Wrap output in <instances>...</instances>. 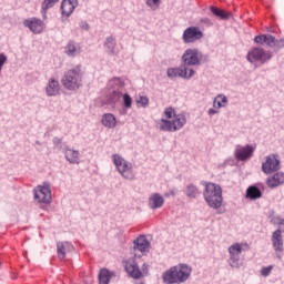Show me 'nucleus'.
I'll return each instance as SVG.
<instances>
[{
    "label": "nucleus",
    "instance_id": "5701e85b",
    "mask_svg": "<svg viewBox=\"0 0 284 284\" xmlns=\"http://www.w3.org/2000/svg\"><path fill=\"white\" fill-rule=\"evenodd\" d=\"M102 125L110 130L116 128V118L112 113H105L102 115Z\"/></svg>",
    "mask_w": 284,
    "mask_h": 284
},
{
    "label": "nucleus",
    "instance_id": "dca6fc26",
    "mask_svg": "<svg viewBox=\"0 0 284 284\" xmlns=\"http://www.w3.org/2000/svg\"><path fill=\"white\" fill-rule=\"evenodd\" d=\"M254 43H257V45H267L268 48H276V38L272 34H261L254 38Z\"/></svg>",
    "mask_w": 284,
    "mask_h": 284
},
{
    "label": "nucleus",
    "instance_id": "ea45409f",
    "mask_svg": "<svg viewBox=\"0 0 284 284\" xmlns=\"http://www.w3.org/2000/svg\"><path fill=\"white\" fill-rule=\"evenodd\" d=\"M275 48H277L278 50H281V48H284V38L280 40L276 39Z\"/></svg>",
    "mask_w": 284,
    "mask_h": 284
},
{
    "label": "nucleus",
    "instance_id": "393cba45",
    "mask_svg": "<svg viewBox=\"0 0 284 284\" xmlns=\"http://www.w3.org/2000/svg\"><path fill=\"white\" fill-rule=\"evenodd\" d=\"M263 196V193L261 190L256 186H248L246 190V199H250L251 201H256L257 199H261Z\"/></svg>",
    "mask_w": 284,
    "mask_h": 284
},
{
    "label": "nucleus",
    "instance_id": "4be33fe9",
    "mask_svg": "<svg viewBox=\"0 0 284 284\" xmlns=\"http://www.w3.org/2000/svg\"><path fill=\"white\" fill-rule=\"evenodd\" d=\"M163 203H165V200L159 193H154L149 197V207H151V210L163 207Z\"/></svg>",
    "mask_w": 284,
    "mask_h": 284
},
{
    "label": "nucleus",
    "instance_id": "4c0bfd02",
    "mask_svg": "<svg viewBox=\"0 0 284 284\" xmlns=\"http://www.w3.org/2000/svg\"><path fill=\"white\" fill-rule=\"evenodd\" d=\"M146 6H150V8L156 10V8H159V0H146Z\"/></svg>",
    "mask_w": 284,
    "mask_h": 284
},
{
    "label": "nucleus",
    "instance_id": "6ab92c4d",
    "mask_svg": "<svg viewBox=\"0 0 284 284\" xmlns=\"http://www.w3.org/2000/svg\"><path fill=\"white\" fill-rule=\"evenodd\" d=\"M284 183V173L277 172L272 176L266 179V185L274 190V187H278V185H283Z\"/></svg>",
    "mask_w": 284,
    "mask_h": 284
},
{
    "label": "nucleus",
    "instance_id": "f257e3e1",
    "mask_svg": "<svg viewBox=\"0 0 284 284\" xmlns=\"http://www.w3.org/2000/svg\"><path fill=\"white\" fill-rule=\"evenodd\" d=\"M187 123V118L184 113H178L172 106L164 109V118H162L158 125L162 132H179L183 130Z\"/></svg>",
    "mask_w": 284,
    "mask_h": 284
},
{
    "label": "nucleus",
    "instance_id": "f03ea898",
    "mask_svg": "<svg viewBox=\"0 0 284 284\" xmlns=\"http://www.w3.org/2000/svg\"><path fill=\"white\" fill-rule=\"evenodd\" d=\"M192 275V267L186 264H179L171 267L162 274V281L165 284H181L185 283Z\"/></svg>",
    "mask_w": 284,
    "mask_h": 284
},
{
    "label": "nucleus",
    "instance_id": "e433bc0d",
    "mask_svg": "<svg viewBox=\"0 0 284 284\" xmlns=\"http://www.w3.org/2000/svg\"><path fill=\"white\" fill-rule=\"evenodd\" d=\"M272 270H274V266H267V267H263L261 271L262 276H270V274H272Z\"/></svg>",
    "mask_w": 284,
    "mask_h": 284
},
{
    "label": "nucleus",
    "instance_id": "a878e982",
    "mask_svg": "<svg viewBox=\"0 0 284 284\" xmlns=\"http://www.w3.org/2000/svg\"><path fill=\"white\" fill-rule=\"evenodd\" d=\"M64 154H65V159H67V161H69V163L79 165V156H80L79 151L72 150V149H67Z\"/></svg>",
    "mask_w": 284,
    "mask_h": 284
},
{
    "label": "nucleus",
    "instance_id": "37998d69",
    "mask_svg": "<svg viewBox=\"0 0 284 284\" xmlns=\"http://www.w3.org/2000/svg\"><path fill=\"white\" fill-rule=\"evenodd\" d=\"M217 113H219V110H215V109H210L209 110L210 116H213V114H217Z\"/></svg>",
    "mask_w": 284,
    "mask_h": 284
},
{
    "label": "nucleus",
    "instance_id": "f8f14e48",
    "mask_svg": "<svg viewBox=\"0 0 284 284\" xmlns=\"http://www.w3.org/2000/svg\"><path fill=\"white\" fill-rule=\"evenodd\" d=\"M255 148L247 144L245 146L237 145L235 148L234 156L237 161H250L252 156H254Z\"/></svg>",
    "mask_w": 284,
    "mask_h": 284
},
{
    "label": "nucleus",
    "instance_id": "bb28decb",
    "mask_svg": "<svg viewBox=\"0 0 284 284\" xmlns=\"http://www.w3.org/2000/svg\"><path fill=\"white\" fill-rule=\"evenodd\" d=\"M110 278H112V273L106 268H102L99 274V283L110 284Z\"/></svg>",
    "mask_w": 284,
    "mask_h": 284
},
{
    "label": "nucleus",
    "instance_id": "58836bf2",
    "mask_svg": "<svg viewBox=\"0 0 284 284\" xmlns=\"http://www.w3.org/2000/svg\"><path fill=\"white\" fill-rule=\"evenodd\" d=\"M8 62V57L6 54L0 53V72L3 70V65Z\"/></svg>",
    "mask_w": 284,
    "mask_h": 284
},
{
    "label": "nucleus",
    "instance_id": "a19ab883",
    "mask_svg": "<svg viewBox=\"0 0 284 284\" xmlns=\"http://www.w3.org/2000/svg\"><path fill=\"white\" fill-rule=\"evenodd\" d=\"M277 225H278V229L280 232H284V220L283 219H277Z\"/></svg>",
    "mask_w": 284,
    "mask_h": 284
},
{
    "label": "nucleus",
    "instance_id": "423d86ee",
    "mask_svg": "<svg viewBox=\"0 0 284 284\" xmlns=\"http://www.w3.org/2000/svg\"><path fill=\"white\" fill-rule=\"evenodd\" d=\"M124 270L131 278L139 281V278H143L145 274H148V265L143 264L142 271L139 267V262H136V256H133L126 261H124Z\"/></svg>",
    "mask_w": 284,
    "mask_h": 284
},
{
    "label": "nucleus",
    "instance_id": "39448f33",
    "mask_svg": "<svg viewBox=\"0 0 284 284\" xmlns=\"http://www.w3.org/2000/svg\"><path fill=\"white\" fill-rule=\"evenodd\" d=\"M112 161L119 174H121L123 179H128L129 181H132V179H134V171H133L132 163L128 162L125 159H123L119 154H113Z\"/></svg>",
    "mask_w": 284,
    "mask_h": 284
},
{
    "label": "nucleus",
    "instance_id": "f704fd0d",
    "mask_svg": "<svg viewBox=\"0 0 284 284\" xmlns=\"http://www.w3.org/2000/svg\"><path fill=\"white\" fill-rule=\"evenodd\" d=\"M136 103L142 108H148V105H150V99H148V97H140Z\"/></svg>",
    "mask_w": 284,
    "mask_h": 284
},
{
    "label": "nucleus",
    "instance_id": "c756f323",
    "mask_svg": "<svg viewBox=\"0 0 284 284\" xmlns=\"http://www.w3.org/2000/svg\"><path fill=\"white\" fill-rule=\"evenodd\" d=\"M210 10L211 12L215 16V17H219V19H223V20H226V19H230V12H226L224 10H221L216 7H210Z\"/></svg>",
    "mask_w": 284,
    "mask_h": 284
},
{
    "label": "nucleus",
    "instance_id": "cd10ccee",
    "mask_svg": "<svg viewBox=\"0 0 284 284\" xmlns=\"http://www.w3.org/2000/svg\"><path fill=\"white\" fill-rule=\"evenodd\" d=\"M225 105H227V97H225V95H217L214 99L213 108H215V110H221V108H225Z\"/></svg>",
    "mask_w": 284,
    "mask_h": 284
},
{
    "label": "nucleus",
    "instance_id": "72a5a7b5",
    "mask_svg": "<svg viewBox=\"0 0 284 284\" xmlns=\"http://www.w3.org/2000/svg\"><path fill=\"white\" fill-rule=\"evenodd\" d=\"M186 196L190 199H196V196H199V189L194 185H189L186 189Z\"/></svg>",
    "mask_w": 284,
    "mask_h": 284
},
{
    "label": "nucleus",
    "instance_id": "a211bd4d",
    "mask_svg": "<svg viewBox=\"0 0 284 284\" xmlns=\"http://www.w3.org/2000/svg\"><path fill=\"white\" fill-rule=\"evenodd\" d=\"M61 91V85L59 84V80L51 78L47 84L45 92L48 97H57Z\"/></svg>",
    "mask_w": 284,
    "mask_h": 284
},
{
    "label": "nucleus",
    "instance_id": "ddd939ff",
    "mask_svg": "<svg viewBox=\"0 0 284 284\" xmlns=\"http://www.w3.org/2000/svg\"><path fill=\"white\" fill-rule=\"evenodd\" d=\"M34 199L38 203H50L52 201V191L49 185H40L34 190Z\"/></svg>",
    "mask_w": 284,
    "mask_h": 284
},
{
    "label": "nucleus",
    "instance_id": "7ed1b4c3",
    "mask_svg": "<svg viewBox=\"0 0 284 284\" xmlns=\"http://www.w3.org/2000/svg\"><path fill=\"white\" fill-rule=\"evenodd\" d=\"M204 187L203 196L209 207L219 210V207L223 205V189H221V185L213 182L204 183Z\"/></svg>",
    "mask_w": 284,
    "mask_h": 284
},
{
    "label": "nucleus",
    "instance_id": "473e14b6",
    "mask_svg": "<svg viewBox=\"0 0 284 284\" xmlns=\"http://www.w3.org/2000/svg\"><path fill=\"white\" fill-rule=\"evenodd\" d=\"M123 94V85H120L118 89H114L111 93V101L113 103H116L119 99H121V95Z\"/></svg>",
    "mask_w": 284,
    "mask_h": 284
},
{
    "label": "nucleus",
    "instance_id": "b1692460",
    "mask_svg": "<svg viewBox=\"0 0 284 284\" xmlns=\"http://www.w3.org/2000/svg\"><path fill=\"white\" fill-rule=\"evenodd\" d=\"M64 50L68 57H77V54H81V47L74 43V41H70L64 48Z\"/></svg>",
    "mask_w": 284,
    "mask_h": 284
},
{
    "label": "nucleus",
    "instance_id": "2f4dec72",
    "mask_svg": "<svg viewBox=\"0 0 284 284\" xmlns=\"http://www.w3.org/2000/svg\"><path fill=\"white\" fill-rule=\"evenodd\" d=\"M104 45L105 48H108L111 54H114V48H116V40H114V37H108Z\"/></svg>",
    "mask_w": 284,
    "mask_h": 284
},
{
    "label": "nucleus",
    "instance_id": "4468645a",
    "mask_svg": "<svg viewBox=\"0 0 284 284\" xmlns=\"http://www.w3.org/2000/svg\"><path fill=\"white\" fill-rule=\"evenodd\" d=\"M203 37V31L197 27H189L184 30L182 39L185 43H194Z\"/></svg>",
    "mask_w": 284,
    "mask_h": 284
},
{
    "label": "nucleus",
    "instance_id": "0eeeda50",
    "mask_svg": "<svg viewBox=\"0 0 284 284\" xmlns=\"http://www.w3.org/2000/svg\"><path fill=\"white\" fill-rule=\"evenodd\" d=\"M246 59L250 63H267L272 59V52L263 48H253L248 51Z\"/></svg>",
    "mask_w": 284,
    "mask_h": 284
},
{
    "label": "nucleus",
    "instance_id": "20e7f679",
    "mask_svg": "<svg viewBox=\"0 0 284 284\" xmlns=\"http://www.w3.org/2000/svg\"><path fill=\"white\" fill-rule=\"evenodd\" d=\"M61 83L65 90H79L83 85V71L81 65H75L64 72Z\"/></svg>",
    "mask_w": 284,
    "mask_h": 284
},
{
    "label": "nucleus",
    "instance_id": "7c9ffc66",
    "mask_svg": "<svg viewBox=\"0 0 284 284\" xmlns=\"http://www.w3.org/2000/svg\"><path fill=\"white\" fill-rule=\"evenodd\" d=\"M55 3H59V0H43V2L41 4L43 14H45V12H48V10H50V8H54Z\"/></svg>",
    "mask_w": 284,
    "mask_h": 284
},
{
    "label": "nucleus",
    "instance_id": "6e6552de",
    "mask_svg": "<svg viewBox=\"0 0 284 284\" xmlns=\"http://www.w3.org/2000/svg\"><path fill=\"white\" fill-rule=\"evenodd\" d=\"M243 252V245L241 243L232 244L229 247V265L235 270H239L243 266V262H241V254Z\"/></svg>",
    "mask_w": 284,
    "mask_h": 284
},
{
    "label": "nucleus",
    "instance_id": "9b49d317",
    "mask_svg": "<svg viewBox=\"0 0 284 284\" xmlns=\"http://www.w3.org/2000/svg\"><path fill=\"white\" fill-rule=\"evenodd\" d=\"M166 74L169 79H176V77H180L181 79H192V77L195 74V71L194 69L187 68H169Z\"/></svg>",
    "mask_w": 284,
    "mask_h": 284
},
{
    "label": "nucleus",
    "instance_id": "c85d7f7f",
    "mask_svg": "<svg viewBox=\"0 0 284 284\" xmlns=\"http://www.w3.org/2000/svg\"><path fill=\"white\" fill-rule=\"evenodd\" d=\"M67 247H72V245L68 242L63 243V242H58L57 243V252H58V256L59 258H65V250Z\"/></svg>",
    "mask_w": 284,
    "mask_h": 284
},
{
    "label": "nucleus",
    "instance_id": "aec40b11",
    "mask_svg": "<svg viewBox=\"0 0 284 284\" xmlns=\"http://www.w3.org/2000/svg\"><path fill=\"white\" fill-rule=\"evenodd\" d=\"M78 0H62L61 10L64 17H70L77 8Z\"/></svg>",
    "mask_w": 284,
    "mask_h": 284
},
{
    "label": "nucleus",
    "instance_id": "1a4fd4ad",
    "mask_svg": "<svg viewBox=\"0 0 284 284\" xmlns=\"http://www.w3.org/2000/svg\"><path fill=\"white\" fill-rule=\"evenodd\" d=\"M277 170H281V158L278 154L266 155L262 162V172L264 174H272V172Z\"/></svg>",
    "mask_w": 284,
    "mask_h": 284
},
{
    "label": "nucleus",
    "instance_id": "c9c22d12",
    "mask_svg": "<svg viewBox=\"0 0 284 284\" xmlns=\"http://www.w3.org/2000/svg\"><path fill=\"white\" fill-rule=\"evenodd\" d=\"M123 103L124 108H132V98L130 97V94L125 93L123 95Z\"/></svg>",
    "mask_w": 284,
    "mask_h": 284
},
{
    "label": "nucleus",
    "instance_id": "2eb2a0df",
    "mask_svg": "<svg viewBox=\"0 0 284 284\" xmlns=\"http://www.w3.org/2000/svg\"><path fill=\"white\" fill-rule=\"evenodd\" d=\"M23 26L26 28H29L33 34H41V31L43 28H45V24L41 21V19L31 18L23 21Z\"/></svg>",
    "mask_w": 284,
    "mask_h": 284
},
{
    "label": "nucleus",
    "instance_id": "9d476101",
    "mask_svg": "<svg viewBox=\"0 0 284 284\" xmlns=\"http://www.w3.org/2000/svg\"><path fill=\"white\" fill-rule=\"evenodd\" d=\"M184 65H201L203 61V53L199 49H186L182 54Z\"/></svg>",
    "mask_w": 284,
    "mask_h": 284
},
{
    "label": "nucleus",
    "instance_id": "c03bdc74",
    "mask_svg": "<svg viewBox=\"0 0 284 284\" xmlns=\"http://www.w3.org/2000/svg\"><path fill=\"white\" fill-rule=\"evenodd\" d=\"M204 21H205V23H210V20H209V19H205Z\"/></svg>",
    "mask_w": 284,
    "mask_h": 284
},
{
    "label": "nucleus",
    "instance_id": "79ce46f5",
    "mask_svg": "<svg viewBox=\"0 0 284 284\" xmlns=\"http://www.w3.org/2000/svg\"><path fill=\"white\" fill-rule=\"evenodd\" d=\"M53 143L54 145H61V143H63V140H61L60 138H53Z\"/></svg>",
    "mask_w": 284,
    "mask_h": 284
},
{
    "label": "nucleus",
    "instance_id": "f3484780",
    "mask_svg": "<svg viewBox=\"0 0 284 284\" xmlns=\"http://www.w3.org/2000/svg\"><path fill=\"white\" fill-rule=\"evenodd\" d=\"M134 251L141 252L142 254L150 252V242L145 236L141 235L134 241Z\"/></svg>",
    "mask_w": 284,
    "mask_h": 284
},
{
    "label": "nucleus",
    "instance_id": "412c9836",
    "mask_svg": "<svg viewBox=\"0 0 284 284\" xmlns=\"http://www.w3.org/2000/svg\"><path fill=\"white\" fill-rule=\"evenodd\" d=\"M271 241L275 252H283V235L281 234V230L273 232Z\"/></svg>",
    "mask_w": 284,
    "mask_h": 284
}]
</instances>
